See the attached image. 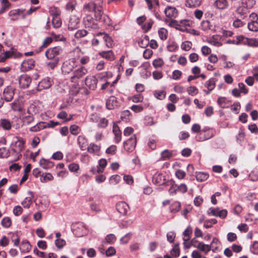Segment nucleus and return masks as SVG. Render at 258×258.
<instances>
[{"label": "nucleus", "mask_w": 258, "mask_h": 258, "mask_svg": "<svg viewBox=\"0 0 258 258\" xmlns=\"http://www.w3.org/2000/svg\"><path fill=\"white\" fill-rule=\"evenodd\" d=\"M61 49L59 46H55L48 48L45 52V56L47 58L50 60L46 63V66L51 70H54L57 66L59 58L58 55L60 53Z\"/></svg>", "instance_id": "nucleus-1"}, {"label": "nucleus", "mask_w": 258, "mask_h": 258, "mask_svg": "<svg viewBox=\"0 0 258 258\" xmlns=\"http://www.w3.org/2000/svg\"><path fill=\"white\" fill-rule=\"evenodd\" d=\"M87 73V70L81 67L74 71L70 77V80L73 83H78L79 80Z\"/></svg>", "instance_id": "nucleus-2"}, {"label": "nucleus", "mask_w": 258, "mask_h": 258, "mask_svg": "<svg viewBox=\"0 0 258 258\" xmlns=\"http://www.w3.org/2000/svg\"><path fill=\"white\" fill-rule=\"evenodd\" d=\"M96 21V20L94 19L92 16L89 15H87L83 20L85 26L86 28L93 30H96L99 28L98 25Z\"/></svg>", "instance_id": "nucleus-3"}, {"label": "nucleus", "mask_w": 258, "mask_h": 258, "mask_svg": "<svg viewBox=\"0 0 258 258\" xmlns=\"http://www.w3.org/2000/svg\"><path fill=\"white\" fill-rule=\"evenodd\" d=\"M215 135V132L208 127H205L199 135V141H204L212 138Z\"/></svg>", "instance_id": "nucleus-4"}, {"label": "nucleus", "mask_w": 258, "mask_h": 258, "mask_svg": "<svg viewBox=\"0 0 258 258\" xmlns=\"http://www.w3.org/2000/svg\"><path fill=\"white\" fill-rule=\"evenodd\" d=\"M137 140L135 135H133L123 143L124 149L128 152L133 151L136 146Z\"/></svg>", "instance_id": "nucleus-5"}, {"label": "nucleus", "mask_w": 258, "mask_h": 258, "mask_svg": "<svg viewBox=\"0 0 258 258\" xmlns=\"http://www.w3.org/2000/svg\"><path fill=\"white\" fill-rule=\"evenodd\" d=\"M24 144L25 142L23 140H19L15 142L14 146L12 147V151H13L17 156V158L15 160L19 159L20 157H21L22 155L20 153L24 149Z\"/></svg>", "instance_id": "nucleus-6"}, {"label": "nucleus", "mask_w": 258, "mask_h": 258, "mask_svg": "<svg viewBox=\"0 0 258 258\" xmlns=\"http://www.w3.org/2000/svg\"><path fill=\"white\" fill-rule=\"evenodd\" d=\"M31 81V78L26 74L21 75L19 78L20 86L24 89L29 86Z\"/></svg>", "instance_id": "nucleus-7"}, {"label": "nucleus", "mask_w": 258, "mask_h": 258, "mask_svg": "<svg viewBox=\"0 0 258 258\" xmlns=\"http://www.w3.org/2000/svg\"><path fill=\"white\" fill-rule=\"evenodd\" d=\"M35 66V61L30 58L24 60L21 65V70L22 72H27L32 69Z\"/></svg>", "instance_id": "nucleus-8"}, {"label": "nucleus", "mask_w": 258, "mask_h": 258, "mask_svg": "<svg viewBox=\"0 0 258 258\" xmlns=\"http://www.w3.org/2000/svg\"><path fill=\"white\" fill-rule=\"evenodd\" d=\"M75 63L74 60H69L64 62L61 67L62 73L67 74L71 72L74 68Z\"/></svg>", "instance_id": "nucleus-9"}, {"label": "nucleus", "mask_w": 258, "mask_h": 258, "mask_svg": "<svg viewBox=\"0 0 258 258\" xmlns=\"http://www.w3.org/2000/svg\"><path fill=\"white\" fill-rule=\"evenodd\" d=\"M86 85L90 89L94 90L97 87V80L95 76H88L85 80Z\"/></svg>", "instance_id": "nucleus-10"}, {"label": "nucleus", "mask_w": 258, "mask_h": 258, "mask_svg": "<svg viewBox=\"0 0 258 258\" xmlns=\"http://www.w3.org/2000/svg\"><path fill=\"white\" fill-rule=\"evenodd\" d=\"M116 210L123 215H126L129 209L128 205L124 202H120L116 205Z\"/></svg>", "instance_id": "nucleus-11"}, {"label": "nucleus", "mask_w": 258, "mask_h": 258, "mask_svg": "<svg viewBox=\"0 0 258 258\" xmlns=\"http://www.w3.org/2000/svg\"><path fill=\"white\" fill-rule=\"evenodd\" d=\"M14 95V91L12 87H6L3 91L4 99L7 102H9L13 99Z\"/></svg>", "instance_id": "nucleus-12"}, {"label": "nucleus", "mask_w": 258, "mask_h": 258, "mask_svg": "<svg viewBox=\"0 0 258 258\" xmlns=\"http://www.w3.org/2000/svg\"><path fill=\"white\" fill-rule=\"evenodd\" d=\"M106 107L108 109H112L119 105V102L116 97L110 96L106 101Z\"/></svg>", "instance_id": "nucleus-13"}, {"label": "nucleus", "mask_w": 258, "mask_h": 258, "mask_svg": "<svg viewBox=\"0 0 258 258\" xmlns=\"http://www.w3.org/2000/svg\"><path fill=\"white\" fill-rule=\"evenodd\" d=\"M99 0H91V1L83 6V9L88 12H94L98 6Z\"/></svg>", "instance_id": "nucleus-14"}, {"label": "nucleus", "mask_w": 258, "mask_h": 258, "mask_svg": "<svg viewBox=\"0 0 258 258\" xmlns=\"http://www.w3.org/2000/svg\"><path fill=\"white\" fill-rule=\"evenodd\" d=\"M112 132L114 136L115 142L117 144L119 143L121 140L122 133L119 126L115 123L113 125Z\"/></svg>", "instance_id": "nucleus-15"}, {"label": "nucleus", "mask_w": 258, "mask_h": 258, "mask_svg": "<svg viewBox=\"0 0 258 258\" xmlns=\"http://www.w3.org/2000/svg\"><path fill=\"white\" fill-rule=\"evenodd\" d=\"M51 82L48 78L42 80L38 84L37 90L41 91L43 89H48L51 86Z\"/></svg>", "instance_id": "nucleus-16"}, {"label": "nucleus", "mask_w": 258, "mask_h": 258, "mask_svg": "<svg viewBox=\"0 0 258 258\" xmlns=\"http://www.w3.org/2000/svg\"><path fill=\"white\" fill-rule=\"evenodd\" d=\"M100 35H103V39L105 42V44L107 47L111 48L113 46V40L108 34L102 32H99L95 34V36H99Z\"/></svg>", "instance_id": "nucleus-17"}, {"label": "nucleus", "mask_w": 258, "mask_h": 258, "mask_svg": "<svg viewBox=\"0 0 258 258\" xmlns=\"http://www.w3.org/2000/svg\"><path fill=\"white\" fill-rule=\"evenodd\" d=\"M77 143L82 151H85L87 148L88 142L87 139L83 136H79L77 138Z\"/></svg>", "instance_id": "nucleus-18"}, {"label": "nucleus", "mask_w": 258, "mask_h": 258, "mask_svg": "<svg viewBox=\"0 0 258 258\" xmlns=\"http://www.w3.org/2000/svg\"><path fill=\"white\" fill-rule=\"evenodd\" d=\"M153 181L159 185H164L166 183L165 177L161 173L155 174L153 177Z\"/></svg>", "instance_id": "nucleus-19"}, {"label": "nucleus", "mask_w": 258, "mask_h": 258, "mask_svg": "<svg viewBox=\"0 0 258 258\" xmlns=\"http://www.w3.org/2000/svg\"><path fill=\"white\" fill-rule=\"evenodd\" d=\"M79 20L78 18L73 17L70 18L68 24V29L70 30H74L78 28Z\"/></svg>", "instance_id": "nucleus-20"}, {"label": "nucleus", "mask_w": 258, "mask_h": 258, "mask_svg": "<svg viewBox=\"0 0 258 258\" xmlns=\"http://www.w3.org/2000/svg\"><path fill=\"white\" fill-rule=\"evenodd\" d=\"M87 151L94 155H99L100 150V146L95 144L94 143H91L87 147Z\"/></svg>", "instance_id": "nucleus-21"}, {"label": "nucleus", "mask_w": 258, "mask_h": 258, "mask_svg": "<svg viewBox=\"0 0 258 258\" xmlns=\"http://www.w3.org/2000/svg\"><path fill=\"white\" fill-rule=\"evenodd\" d=\"M22 122L24 124L29 125L34 121V116L32 115L27 114L24 112L22 118Z\"/></svg>", "instance_id": "nucleus-22"}, {"label": "nucleus", "mask_w": 258, "mask_h": 258, "mask_svg": "<svg viewBox=\"0 0 258 258\" xmlns=\"http://www.w3.org/2000/svg\"><path fill=\"white\" fill-rule=\"evenodd\" d=\"M201 28L203 31L211 30L213 32H216L215 27L211 24L208 20L203 21L201 23Z\"/></svg>", "instance_id": "nucleus-23"}, {"label": "nucleus", "mask_w": 258, "mask_h": 258, "mask_svg": "<svg viewBox=\"0 0 258 258\" xmlns=\"http://www.w3.org/2000/svg\"><path fill=\"white\" fill-rule=\"evenodd\" d=\"M99 55L109 60H113L115 59L114 54L112 50L101 51L99 53Z\"/></svg>", "instance_id": "nucleus-24"}, {"label": "nucleus", "mask_w": 258, "mask_h": 258, "mask_svg": "<svg viewBox=\"0 0 258 258\" xmlns=\"http://www.w3.org/2000/svg\"><path fill=\"white\" fill-rule=\"evenodd\" d=\"M98 2V6L96 10L93 12H94V16L96 21H99L101 19L102 12V4L103 1L99 0Z\"/></svg>", "instance_id": "nucleus-25"}, {"label": "nucleus", "mask_w": 258, "mask_h": 258, "mask_svg": "<svg viewBox=\"0 0 258 258\" xmlns=\"http://www.w3.org/2000/svg\"><path fill=\"white\" fill-rule=\"evenodd\" d=\"M87 229L85 226L82 224L79 225L74 230L75 235L78 237L83 236L86 233Z\"/></svg>", "instance_id": "nucleus-26"}, {"label": "nucleus", "mask_w": 258, "mask_h": 258, "mask_svg": "<svg viewBox=\"0 0 258 258\" xmlns=\"http://www.w3.org/2000/svg\"><path fill=\"white\" fill-rule=\"evenodd\" d=\"M39 164L44 169L51 168L54 166V164L52 162L46 160L44 158H42L40 160Z\"/></svg>", "instance_id": "nucleus-27"}, {"label": "nucleus", "mask_w": 258, "mask_h": 258, "mask_svg": "<svg viewBox=\"0 0 258 258\" xmlns=\"http://www.w3.org/2000/svg\"><path fill=\"white\" fill-rule=\"evenodd\" d=\"M23 12L24 10L19 9L13 10L9 12V16L11 17V20L12 21H15L18 19L17 16L20 15L21 14H23Z\"/></svg>", "instance_id": "nucleus-28"}, {"label": "nucleus", "mask_w": 258, "mask_h": 258, "mask_svg": "<svg viewBox=\"0 0 258 258\" xmlns=\"http://www.w3.org/2000/svg\"><path fill=\"white\" fill-rule=\"evenodd\" d=\"M215 6L220 10H224L228 6L227 0H216L214 3Z\"/></svg>", "instance_id": "nucleus-29"}, {"label": "nucleus", "mask_w": 258, "mask_h": 258, "mask_svg": "<svg viewBox=\"0 0 258 258\" xmlns=\"http://www.w3.org/2000/svg\"><path fill=\"white\" fill-rule=\"evenodd\" d=\"M11 108L14 111H22V107L21 102L19 100H15L10 104Z\"/></svg>", "instance_id": "nucleus-30"}, {"label": "nucleus", "mask_w": 258, "mask_h": 258, "mask_svg": "<svg viewBox=\"0 0 258 258\" xmlns=\"http://www.w3.org/2000/svg\"><path fill=\"white\" fill-rule=\"evenodd\" d=\"M209 174L206 172H196V177L197 180L200 182H203L209 178Z\"/></svg>", "instance_id": "nucleus-31"}, {"label": "nucleus", "mask_w": 258, "mask_h": 258, "mask_svg": "<svg viewBox=\"0 0 258 258\" xmlns=\"http://www.w3.org/2000/svg\"><path fill=\"white\" fill-rule=\"evenodd\" d=\"M217 103L220 107L222 108H227L228 107L229 101L226 97H219L217 100Z\"/></svg>", "instance_id": "nucleus-32"}, {"label": "nucleus", "mask_w": 258, "mask_h": 258, "mask_svg": "<svg viewBox=\"0 0 258 258\" xmlns=\"http://www.w3.org/2000/svg\"><path fill=\"white\" fill-rule=\"evenodd\" d=\"M1 126L5 130H10L11 128L12 124L9 119H2L0 120V126Z\"/></svg>", "instance_id": "nucleus-33"}, {"label": "nucleus", "mask_w": 258, "mask_h": 258, "mask_svg": "<svg viewBox=\"0 0 258 258\" xmlns=\"http://www.w3.org/2000/svg\"><path fill=\"white\" fill-rule=\"evenodd\" d=\"M166 16L169 18L174 17L176 14L175 8L171 7H168L164 10Z\"/></svg>", "instance_id": "nucleus-34"}, {"label": "nucleus", "mask_w": 258, "mask_h": 258, "mask_svg": "<svg viewBox=\"0 0 258 258\" xmlns=\"http://www.w3.org/2000/svg\"><path fill=\"white\" fill-rule=\"evenodd\" d=\"M39 112V109L38 107L34 104H31L28 107L27 110V114H29L32 115H34L35 114L38 113Z\"/></svg>", "instance_id": "nucleus-35"}, {"label": "nucleus", "mask_w": 258, "mask_h": 258, "mask_svg": "<svg viewBox=\"0 0 258 258\" xmlns=\"http://www.w3.org/2000/svg\"><path fill=\"white\" fill-rule=\"evenodd\" d=\"M149 44V37L147 35L142 37L139 42V45L141 47L145 48Z\"/></svg>", "instance_id": "nucleus-36"}, {"label": "nucleus", "mask_w": 258, "mask_h": 258, "mask_svg": "<svg viewBox=\"0 0 258 258\" xmlns=\"http://www.w3.org/2000/svg\"><path fill=\"white\" fill-rule=\"evenodd\" d=\"M153 24L154 21L150 19L146 23L143 24L141 26V28L144 33H147L151 29Z\"/></svg>", "instance_id": "nucleus-37"}, {"label": "nucleus", "mask_w": 258, "mask_h": 258, "mask_svg": "<svg viewBox=\"0 0 258 258\" xmlns=\"http://www.w3.org/2000/svg\"><path fill=\"white\" fill-rule=\"evenodd\" d=\"M31 246L27 240L23 241L21 246L20 248V250L23 252H27L30 250Z\"/></svg>", "instance_id": "nucleus-38"}, {"label": "nucleus", "mask_w": 258, "mask_h": 258, "mask_svg": "<svg viewBox=\"0 0 258 258\" xmlns=\"http://www.w3.org/2000/svg\"><path fill=\"white\" fill-rule=\"evenodd\" d=\"M202 0H186V6L189 8L197 7L200 6Z\"/></svg>", "instance_id": "nucleus-39"}, {"label": "nucleus", "mask_w": 258, "mask_h": 258, "mask_svg": "<svg viewBox=\"0 0 258 258\" xmlns=\"http://www.w3.org/2000/svg\"><path fill=\"white\" fill-rule=\"evenodd\" d=\"M208 42L217 47H219L222 45V43L219 41V36L217 35L213 36L209 39Z\"/></svg>", "instance_id": "nucleus-40"}, {"label": "nucleus", "mask_w": 258, "mask_h": 258, "mask_svg": "<svg viewBox=\"0 0 258 258\" xmlns=\"http://www.w3.org/2000/svg\"><path fill=\"white\" fill-rule=\"evenodd\" d=\"M53 179V176L49 173H45L40 175V180L42 182H46L48 181L52 180Z\"/></svg>", "instance_id": "nucleus-41"}, {"label": "nucleus", "mask_w": 258, "mask_h": 258, "mask_svg": "<svg viewBox=\"0 0 258 258\" xmlns=\"http://www.w3.org/2000/svg\"><path fill=\"white\" fill-rule=\"evenodd\" d=\"M172 156V153L168 150H165L161 154L160 159L162 161L169 159Z\"/></svg>", "instance_id": "nucleus-42"}, {"label": "nucleus", "mask_w": 258, "mask_h": 258, "mask_svg": "<svg viewBox=\"0 0 258 258\" xmlns=\"http://www.w3.org/2000/svg\"><path fill=\"white\" fill-rule=\"evenodd\" d=\"M197 248L202 251L207 253L210 250L211 246L208 244H205L203 242H198Z\"/></svg>", "instance_id": "nucleus-43"}, {"label": "nucleus", "mask_w": 258, "mask_h": 258, "mask_svg": "<svg viewBox=\"0 0 258 258\" xmlns=\"http://www.w3.org/2000/svg\"><path fill=\"white\" fill-rule=\"evenodd\" d=\"M237 14L244 18L247 16L248 9L244 6H240L236 10Z\"/></svg>", "instance_id": "nucleus-44"}, {"label": "nucleus", "mask_w": 258, "mask_h": 258, "mask_svg": "<svg viewBox=\"0 0 258 258\" xmlns=\"http://www.w3.org/2000/svg\"><path fill=\"white\" fill-rule=\"evenodd\" d=\"M30 197H26L22 203V205L23 206L24 208H29L32 204V192H30Z\"/></svg>", "instance_id": "nucleus-45"}, {"label": "nucleus", "mask_w": 258, "mask_h": 258, "mask_svg": "<svg viewBox=\"0 0 258 258\" xmlns=\"http://www.w3.org/2000/svg\"><path fill=\"white\" fill-rule=\"evenodd\" d=\"M205 86L208 90L212 91L215 87V79L213 78L209 79L206 82Z\"/></svg>", "instance_id": "nucleus-46"}, {"label": "nucleus", "mask_w": 258, "mask_h": 258, "mask_svg": "<svg viewBox=\"0 0 258 258\" xmlns=\"http://www.w3.org/2000/svg\"><path fill=\"white\" fill-rule=\"evenodd\" d=\"M158 35L160 38L162 40H165L167 38L168 32L167 30L164 28H161L158 30Z\"/></svg>", "instance_id": "nucleus-47"}, {"label": "nucleus", "mask_w": 258, "mask_h": 258, "mask_svg": "<svg viewBox=\"0 0 258 258\" xmlns=\"http://www.w3.org/2000/svg\"><path fill=\"white\" fill-rule=\"evenodd\" d=\"M70 130L71 133L74 136L78 135L81 131V128L78 125L76 124L71 125L70 128Z\"/></svg>", "instance_id": "nucleus-48"}, {"label": "nucleus", "mask_w": 258, "mask_h": 258, "mask_svg": "<svg viewBox=\"0 0 258 258\" xmlns=\"http://www.w3.org/2000/svg\"><path fill=\"white\" fill-rule=\"evenodd\" d=\"M247 27L248 29L251 31H257L258 22L256 20H253L248 23Z\"/></svg>", "instance_id": "nucleus-49"}, {"label": "nucleus", "mask_w": 258, "mask_h": 258, "mask_svg": "<svg viewBox=\"0 0 258 258\" xmlns=\"http://www.w3.org/2000/svg\"><path fill=\"white\" fill-rule=\"evenodd\" d=\"M107 164V161L104 159H101L99 161V167H97V169L96 172H102L104 168L105 167Z\"/></svg>", "instance_id": "nucleus-50"}, {"label": "nucleus", "mask_w": 258, "mask_h": 258, "mask_svg": "<svg viewBox=\"0 0 258 258\" xmlns=\"http://www.w3.org/2000/svg\"><path fill=\"white\" fill-rule=\"evenodd\" d=\"M88 34V32L84 29L78 30L75 34V37L76 39H80L82 37L86 36Z\"/></svg>", "instance_id": "nucleus-51"}, {"label": "nucleus", "mask_w": 258, "mask_h": 258, "mask_svg": "<svg viewBox=\"0 0 258 258\" xmlns=\"http://www.w3.org/2000/svg\"><path fill=\"white\" fill-rule=\"evenodd\" d=\"M49 12L52 18L60 17L61 13L60 10L56 7L51 8L49 11Z\"/></svg>", "instance_id": "nucleus-52"}, {"label": "nucleus", "mask_w": 258, "mask_h": 258, "mask_svg": "<svg viewBox=\"0 0 258 258\" xmlns=\"http://www.w3.org/2000/svg\"><path fill=\"white\" fill-rule=\"evenodd\" d=\"M108 123V121L104 117L99 118L98 120V126L100 128H105Z\"/></svg>", "instance_id": "nucleus-53"}, {"label": "nucleus", "mask_w": 258, "mask_h": 258, "mask_svg": "<svg viewBox=\"0 0 258 258\" xmlns=\"http://www.w3.org/2000/svg\"><path fill=\"white\" fill-rule=\"evenodd\" d=\"M52 23L54 28H58L61 26V20L59 17L52 18Z\"/></svg>", "instance_id": "nucleus-54"}, {"label": "nucleus", "mask_w": 258, "mask_h": 258, "mask_svg": "<svg viewBox=\"0 0 258 258\" xmlns=\"http://www.w3.org/2000/svg\"><path fill=\"white\" fill-rule=\"evenodd\" d=\"M217 223V221L215 219H211L210 220H207L205 221L204 226L206 228H211L213 224H215Z\"/></svg>", "instance_id": "nucleus-55"}, {"label": "nucleus", "mask_w": 258, "mask_h": 258, "mask_svg": "<svg viewBox=\"0 0 258 258\" xmlns=\"http://www.w3.org/2000/svg\"><path fill=\"white\" fill-rule=\"evenodd\" d=\"M191 234V229L190 227H187L183 232L184 237L183 238L184 241H187L189 240Z\"/></svg>", "instance_id": "nucleus-56"}, {"label": "nucleus", "mask_w": 258, "mask_h": 258, "mask_svg": "<svg viewBox=\"0 0 258 258\" xmlns=\"http://www.w3.org/2000/svg\"><path fill=\"white\" fill-rule=\"evenodd\" d=\"M191 46L192 43L191 42L186 41L182 43L181 45V48L182 49L185 51H188L191 49Z\"/></svg>", "instance_id": "nucleus-57"}, {"label": "nucleus", "mask_w": 258, "mask_h": 258, "mask_svg": "<svg viewBox=\"0 0 258 258\" xmlns=\"http://www.w3.org/2000/svg\"><path fill=\"white\" fill-rule=\"evenodd\" d=\"M2 225L5 228H9L12 224V221L9 217H5L2 221Z\"/></svg>", "instance_id": "nucleus-58"}, {"label": "nucleus", "mask_w": 258, "mask_h": 258, "mask_svg": "<svg viewBox=\"0 0 258 258\" xmlns=\"http://www.w3.org/2000/svg\"><path fill=\"white\" fill-rule=\"evenodd\" d=\"M154 94L157 99L162 100L165 97L166 93L164 91H155Z\"/></svg>", "instance_id": "nucleus-59"}, {"label": "nucleus", "mask_w": 258, "mask_h": 258, "mask_svg": "<svg viewBox=\"0 0 258 258\" xmlns=\"http://www.w3.org/2000/svg\"><path fill=\"white\" fill-rule=\"evenodd\" d=\"M105 242L106 243L112 244L115 242L116 240V237L115 236L112 234H110L109 235H107L106 237H105Z\"/></svg>", "instance_id": "nucleus-60"}, {"label": "nucleus", "mask_w": 258, "mask_h": 258, "mask_svg": "<svg viewBox=\"0 0 258 258\" xmlns=\"http://www.w3.org/2000/svg\"><path fill=\"white\" fill-rule=\"evenodd\" d=\"M170 182L171 184L168 190V192L170 195H175L178 190L177 185L174 184L173 182Z\"/></svg>", "instance_id": "nucleus-61"}, {"label": "nucleus", "mask_w": 258, "mask_h": 258, "mask_svg": "<svg viewBox=\"0 0 258 258\" xmlns=\"http://www.w3.org/2000/svg\"><path fill=\"white\" fill-rule=\"evenodd\" d=\"M187 92L189 95L194 96L198 93V90L195 86H190L187 89Z\"/></svg>", "instance_id": "nucleus-62"}, {"label": "nucleus", "mask_w": 258, "mask_h": 258, "mask_svg": "<svg viewBox=\"0 0 258 258\" xmlns=\"http://www.w3.org/2000/svg\"><path fill=\"white\" fill-rule=\"evenodd\" d=\"M68 168L71 172H77L79 169V165L77 163H72L69 165Z\"/></svg>", "instance_id": "nucleus-63"}, {"label": "nucleus", "mask_w": 258, "mask_h": 258, "mask_svg": "<svg viewBox=\"0 0 258 258\" xmlns=\"http://www.w3.org/2000/svg\"><path fill=\"white\" fill-rule=\"evenodd\" d=\"M55 244L57 248H61L66 244V241L62 239L57 238L55 241Z\"/></svg>", "instance_id": "nucleus-64"}]
</instances>
